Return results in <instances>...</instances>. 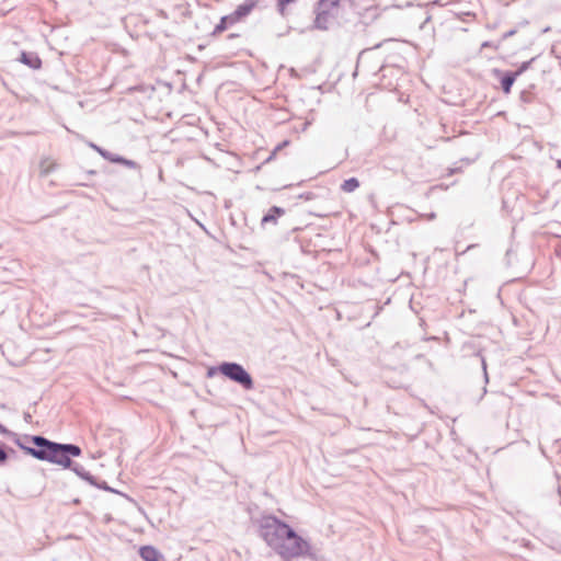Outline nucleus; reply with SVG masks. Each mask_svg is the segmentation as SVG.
I'll return each mask as SVG.
<instances>
[{"label": "nucleus", "instance_id": "39448f33", "mask_svg": "<svg viewBox=\"0 0 561 561\" xmlns=\"http://www.w3.org/2000/svg\"><path fill=\"white\" fill-rule=\"evenodd\" d=\"M19 60L30 67L31 69H39L42 67V60L36 53L22 51Z\"/></svg>", "mask_w": 561, "mask_h": 561}, {"label": "nucleus", "instance_id": "a211bd4d", "mask_svg": "<svg viewBox=\"0 0 561 561\" xmlns=\"http://www.w3.org/2000/svg\"><path fill=\"white\" fill-rule=\"evenodd\" d=\"M481 47L482 48L492 47V48L496 49L499 47V44H494L492 42H483Z\"/></svg>", "mask_w": 561, "mask_h": 561}, {"label": "nucleus", "instance_id": "7ed1b4c3", "mask_svg": "<svg viewBox=\"0 0 561 561\" xmlns=\"http://www.w3.org/2000/svg\"><path fill=\"white\" fill-rule=\"evenodd\" d=\"M218 369L224 376L239 383L245 390H251L253 388V379L242 365L225 362L219 365Z\"/></svg>", "mask_w": 561, "mask_h": 561}, {"label": "nucleus", "instance_id": "a878e982", "mask_svg": "<svg viewBox=\"0 0 561 561\" xmlns=\"http://www.w3.org/2000/svg\"><path fill=\"white\" fill-rule=\"evenodd\" d=\"M483 369L485 370L486 369V366H485V362L483 360Z\"/></svg>", "mask_w": 561, "mask_h": 561}, {"label": "nucleus", "instance_id": "ddd939ff", "mask_svg": "<svg viewBox=\"0 0 561 561\" xmlns=\"http://www.w3.org/2000/svg\"><path fill=\"white\" fill-rule=\"evenodd\" d=\"M54 168L55 163L50 159L46 158L41 161L39 169L42 175L49 174L54 170Z\"/></svg>", "mask_w": 561, "mask_h": 561}, {"label": "nucleus", "instance_id": "f8f14e48", "mask_svg": "<svg viewBox=\"0 0 561 561\" xmlns=\"http://www.w3.org/2000/svg\"><path fill=\"white\" fill-rule=\"evenodd\" d=\"M359 182L356 178H350L343 182L341 185L342 191L346 193L354 192L356 188H358Z\"/></svg>", "mask_w": 561, "mask_h": 561}, {"label": "nucleus", "instance_id": "423d86ee", "mask_svg": "<svg viewBox=\"0 0 561 561\" xmlns=\"http://www.w3.org/2000/svg\"><path fill=\"white\" fill-rule=\"evenodd\" d=\"M285 214V210L280 207L273 206L270 208L268 213L263 216L262 218V225L266 224H276L277 218L283 216Z\"/></svg>", "mask_w": 561, "mask_h": 561}, {"label": "nucleus", "instance_id": "9b49d317", "mask_svg": "<svg viewBox=\"0 0 561 561\" xmlns=\"http://www.w3.org/2000/svg\"><path fill=\"white\" fill-rule=\"evenodd\" d=\"M236 22L231 14L222 16L219 24L216 25L214 33H221L224 32L228 26L233 25Z\"/></svg>", "mask_w": 561, "mask_h": 561}, {"label": "nucleus", "instance_id": "2eb2a0df", "mask_svg": "<svg viewBox=\"0 0 561 561\" xmlns=\"http://www.w3.org/2000/svg\"><path fill=\"white\" fill-rule=\"evenodd\" d=\"M533 61H534V58L528 61H524L519 66V68L514 72L516 75V77H519L523 72H525L530 67Z\"/></svg>", "mask_w": 561, "mask_h": 561}, {"label": "nucleus", "instance_id": "0eeeda50", "mask_svg": "<svg viewBox=\"0 0 561 561\" xmlns=\"http://www.w3.org/2000/svg\"><path fill=\"white\" fill-rule=\"evenodd\" d=\"M253 7V3H243L238 5V8L231 13L234 22L237 23L243 16H247L252 11Z\"/></svg>", "mask_w": 561, "mask_h": 561}, {"label": "nucleus", "instance_id": "b1692460", "mask_svg": "<svg viewBox=\"0 0 561 561\" xmlns=\"http://www.w3.org/2000/svg\"><path fill=\"white\" fill-rule=\"evenodd\" d=\"M90 147H91L92 149H94L96 152H99V150H100V148H101V147H99L98 145L92 144V142L90 144Z\"/></svg>", "mask_w": 561, "mask_h": 561}, {"label": "nucleus", "instance_id": "412c9836", "mask_svg": "<svg viewBox=\"0 0 561 561\" xmlns=\"http://www.w3.org/2000/svg\"><path fill=\"white\" fill-rule=\"evenodd\" d=\"M107 152H108L107 150H105V149H103V148H100V150H99V152H98V153H99L100 156H102V157L105 159V157L107 156Z\"/></svg>", "mask_w": 561, "mask_h": 561}, {"label": "nucleus", "instance_id": "393cba45", "mask_svg": "<svg viewBox=\"0 0 561 561\" xmlns=\"http://www.w3.org/2000/svg\"><path fill=\"white\" fill-rule=\"evenodd\" d=\"M494 73H495V75H500V73H501V71H500V70H494Z\"/></svg>", "mask_w": 561, "mask_h": 561}, {"label": "nucleus", "instance_id": "5701e85b", "mask_svg": "<svg viewBox=\"0 0 561 561\" xmlns=\"http://www.w3.org/2000/svg\"><path fill=\"white\" fill-rule=\"evenodd\" d=\"M0 433L1 434H8L9 431L0 423Z\"/></svg>", "mask_w": 561, "mask_h": 561}, {"label": "nucleus", "instance_id": "f03ea898", "mask_svg": "<svg viewBox=\"0 0 561 561\" xmlns=\"http://www.w3.org/2000/svg\"><path fill=\"white\" fill-rule=\"evenodd\" d=\"M35 447L25 446L21 439H16L15 444L24 450L25 454L43 461H48L58 465L62 468L71 469L78 477L89 482L91 485H96V480L91 476L83 466L72 462L70 456L79 457L81 448L73 444H60L47 439L44 436L34 435L26 436Z\"/></svg>", "mask_w": 561, "mask_h": 561}, {"label": "nucleus", "instance_id": "20e7f679", "mask_svg": "<svg viewBox=\"0 0 561 561\" xmlns=\"http://www.w3.org/2000/svg\"><path fill=\"white\" fill-rule=\"evenodd\" d=\"M139 556L144 561H165L163 554L152 546H142Z\"/></svg>", "mask_w": 561, "mask_h": 561}, {"label": "nucleus", "instance_id": "f3484780", "mask_svg": "<svg viewBox=\"0 0 561 561\" xmlns=\"http://www.w3.org/2000/svg\"><path fill=\"white\" fill-rule=\"evenodd\" d=\"M296 0H277L278 2V7L280 9V11L283 12L284 8L293 2H295Z\"/></svg>", "mask_w": 561, "mask_h": 561}, {"label": "nucleus", "instance_id": "6ab92c4d", "mask_svg": "<svg viewBox=\"0 0 561 561\" xmlns=\"http://www.w3.org/2000/svg\"><path fill=\"white\" fill-rule=\"evenodd\" d=\"M8 458V455L4 449L0 447V463L4 462Z\"/></svg>", "mask_w": 561, "mask_h": 561}, {"label": "nucleus", "instance_id": "dca6fc26", "mask_svg": "<svg viewBox=\"0 0 561 561\" xmlns=\"http://www.w3.org/2000/svg\"><path fill=\"white\" fill-rule=\"evenodd\" d=\"M95 486H96V488H99V489H103V490H105V491H108V492H113V493H116V492H117V491H115L114 489L110 488V486L106 484V482H102V483H98V482H96V485H95Z\"/></svg>", "mask_w": 561, "mask_h": 561}, {"label": "nucleus", "instance_id": "4468645a", "mask_svg": "<svg viewBox=\"0 0 561 561\" xmlns=\"http://www.w3.org/2000/svg\"><path fill=\"white\" fill-rule=\"evenodd\" d=\"M340 0H320L319 8L320 10H325L328 13L330 9L336 7Z\"/></svg>", "mask_w": 561, "mask_h": 561}, {"label": "nucleus", "instance_id": "6e6552de", "mask_svg": "<svg viewBox=\"0 0 561 561\" xmlns=\"http://www.w3.org/2000/svg\"><path fill=\"white\" fill-rule=\"evenodd\" d=\"M105 160L114 162V163L124 164V165H126V167H128L130 169L137 168V163L135 161L125 159L124 157H121L118 154L112 153L110 151L107 152V156L105 157Z\"/></svg>", "mask_w": 561, "mask_h": 561}, {"label": "nucleus", "instance_id": "9d476101", "mask_svg": "<svg viewBox=\"0 0 561 561\" xmlns=\"http://www.w3.org/2000/svg\"><path fill=\"white\" fill-rule=\"evenodd\" d=\"M330 14L325 10H320L314 20V27L318 30H327Z\"/></svg>", "mask_w": 561, "mask_h": 561}, {"label": "nucleus", "instance_id": "f257e3e1", "mask_svg": "<svg viewBox=\"0 0 561 561\" xmlns=\"http://www.w3.org/2000/svg\"><path fill=\"white\" fill-rule=\"evenodd\" d=\"M260 536L283 561L312 557L310 542L275 516L263 518Z\"/></svg>", "mask_w": 561, "mask_h": 561}, {"label": "nucleus", "instance_id": "4be33fe9", "mask_svg": "<svg viewBox=\"0 0 561 561\" xmlns=\"http://www.w3.org/2000/svg\"><path fill=\"white\" fill-rule=\"evenodd\" d=\"M436 218V214L435 213H431L428 215H426V219L427 220H434Z\"/></svg>", "mask_w": 561, "mask_h": 561}, {"label": "nucleus", "instance_id": "aec40b11", "mask_svg": "<svg viewBox=\"0 0 561 561\" xmlns=\"http://www.w3.org/2000/svg\"><path fill=\"white\" fill-rule=\"evenodd\" d=\"M515 33H516V31H515V30H511V31H508V32L504 33V34H503V36H502V39H501V41H504V39H506V38H508V37H511V36L515 35Z\"/></svg>", "mask_w": 561, "mask_h": 561}, {"label": "nucleus", "instance_id": "1a4fd4ad", "mask_svg": "<svg viewBox=\"0 0 561 561\" xmlns=\"http://www.w3.org/2000/svg\"><path fill=\"white\" fill-rule=\"evenodd\" d=\"M517 79L514 72H506L501 78V87L504 93L508 94L511 92L512 85Z\"/></svg>", "mask_w": 561, "mask_h": 561}]
</instances>
